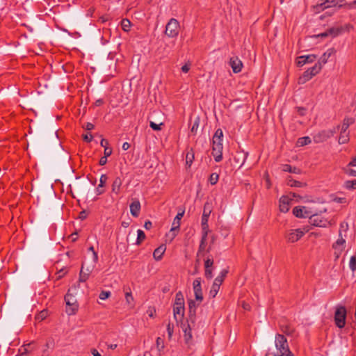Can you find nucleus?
<instances>
[{"mask_svg": "<svg viewBox=\"0 0 356 356\" xmlns=\"http://www.w3.org/2000/svg\"><path fill=\"white\" fill-rule=\"evenodd\" d=\"M208 234L202 233V238L200 241V244L199 246V250L197 252V256L202 254V252L204 251L206 245H207V238Z\"/></svg>", "mask_w": 356, "mask_h": 356, "instance_id": "nucleus-27", "label": "nucleus"}, {"mask_svg": "<svg viewBox=\"0 0 356 356\" xmlns=\"http://www.w3.org/2000/svg\"><path fill=\"white\" fill-rule=\"evenodd\" d=\"M228 273V270L227 269H223L220 275H218L219 277L221 278V280H224L225 277H226L227 274Z\"/></svg>", "mask_w": 356, "mask_h": 356, "instance_id": "nucleus-62", "label": "nucleus"}, {"mask_svg": "<svg viewBox=\"0 0 356 356\" xmlns=\"http://www.w3.org/2000/svg\"><path fill=\"white\" fill-rule=\"evenodd\" d=\"M111 154H112V149L109 148L108 147H106L104 148V156H106L107 158L108 156H111Z\"/></svg>", "mask_w": 356, "mask_h": 356, "instance_id": "nucleus-60", "label": "nucleus"}, {"mask_svg": "<svg viewBox=\"0 0 356 356\" xmlns=\"http://www.w3.org/2000/svg\"><path fill=\"white\" fill-rule=\"evenodd\" d=\"M188 323L187 327H186L184 329V337L185 342L188 344L192 339L191 326H192V325H193L194 323H191L188 320Z\"/></svg>", "mask_w": 356, "mask_h": 356, "instance_id": "nucleus-23", "label": "nucleus"}, {"mask_svg": "<svg viewBox=\"0 0 356 356\" xmlns=\"http://www.w3.org/2000/svg\"><path fill=\"white\" fill-rule=\"evenodd\" d=\"M342 27H332L327 29L329 35H331L332 37H336L337 35H339L342 32Z\"/></svg>", "mask_w": 356, "mask_h": 356, "instance_id": "nucleus-34", "label": "nucleus"}, {"mask_svg": "<svg viewBox=\"0 0 356 356\" xmlns=\"http://www.w3.org/2000/svg\"><path fill=\"white\" fill-rule=\"evenodd\" d=\"M223 280L218 276L214 280L213 284L220 287Z\"/></svg>", "mask_w": 356, "mask_h": 356, "instance_id": "nucleus-59", "label": "nucleus"}, {"mask_svg": "<svg viewBox=\"0 0 356 356\" xmlns=\"http://www.w3.org/2000/svg\"><path fill=\"white\" fill-rule=\"evenodd\" d=\"M126 302L128 305H131L134 302V298L131 292H127L125 293Z\"/></svg>", "mask_w": 356, "mask_h": 356, "instance_id": "nucleus-49", "label": "nucleus"}, {"mask_svg": "<svg viewBox=\"0 0 356 356\" xmlns=\"http://www.w3.org/2000/svg\"><path fill=\"white\" fill-rule=\"evenodd\" d=\"M292 202V197L290 195H282L279 200L280 211L283 213H286L290 209Z\"/></svg>", "mask_w": 356, "mask_h": 356, "instance_id": "nucleus-10", "label": "nucleus"}, {"mask_svg": "<svg viewBox=\"0 0 356 356\" xmlns=\"http://www.w3.org/2000/svg\"><path fill=\"white\" fill-rule=\"evenodd\" d=\"M35 349H36V345L33 341H32L22 346L19 348V352L29 354V353L33 351Z\"/></svg>", "mask_w": 356, "mask_h": 356, "instance_id": "nucleus-25", "label": "nucleus"}, {"mask_svg": "<svg viewBox=\"0 0 356 356\" xmlns=\"http://www.w3.org/2000/svg\"><path fill=\"white\" fill-rule=\"evenodd\" d=\"M222 140H213L212 154L215 161L220 162L222 159Z\"/></svg>", "mask_w": 356, "mask_h": 356, "instance_id": "nucleus-6", "label": "nucleus"}, {"mask_svg": "<svg viewBox=\"0 0 356 356\" xmlns=\"http://www.w3.org/2000/svg\"><path fill=\"white\" fill-rule=\"evenodd\" d=\"M218 180V174L213 173L211 175L210 179H209L211 184H212V185L216 184L217 183Z\"/></svg>", "mask_w": 356, "mask_h": 356, "instance_id": "nucleus-51", "label": "nucleus"}, {"mask_svg": "<svg viewBox=\"0 0 356 356\" xmlns=\"http://www.w3.org/2000/svg\"><path fill=\"white\" fill-rule=\"evenodd\" d=\"M107 163V158L106 156H102L99 159V165H104Z\"/></svg>", "mask_w": 356, "mask_h": 356, "instance_id": "nucleus-64", "label": "nucleus"}, {"mask_svg": "<svg viewBox=\"0 0 356 356\" xmlns=\"http://www.w3.org/2000/svg\"><path fill=\"white\" fill-rule=\"evenodd\" d=\"M191 63H187L181 67V71L184 73H187L190 70Z\"/></svg>", "mask_w": 356, "mask_h": 356, "instance_id": "nucleus-58", "label": "nucleus"}, {"mask_svg": "<svg viewBox=\"0 0 356 356\" xmlns=\"http://www.w3.org/2000/svg\"><path fill=\"white\" fill-rule=\"evenodd\" d=\"M321 68H322L321 63L320 62H318L313 67L309 68L307 71L309 72V74L312 76H314L321 70Z\"/></svg>", "mask_w": 356, "mask_h": 356, "instance_id": "nucleus-28", "label": "nucleus"}, {"mask_svg": "<svg viewBox=\"0 0 356 356\" xmlns=\"http://www.w3.org/2000/svg\"><path fill=\"white\" fill-rule=\"evenodd\" d=\"M166 250L165 245H161L157 248H156L153 252V257L156 261H159L161 259L163 254H164Z\"/></svg>", "mask_w": 356, "mask_h": 356, "instance_id": "nucleus-24", "label": "nucleus"}, {"mask_svg": "<svg viewBox=\"0 0 356 356\" xmlns=\"http://www.w3.org/2000/svg\"><path fill=\"white\" fill-rule=\"evenodd\" d=\"M92 138H93V136L90 134H86L83 135V139L86 142L90 143V141H92Z\"/></svg>", "mask_w": 356, "mask_h": 356, "instance_id": "nucleus-57", "label": "nucleus"}, {"mask_svg": "<svg viewBox=\"0 0 356 356\" xmlns=\"http://www.w3.org/2000/svg\"><path fill=\"white\" fill-rule=\"evenodd\" d=\"M200 119L199 117H196L194 122L192 125V127L191 129V133L193 135H195L197 134V129L199 128Z\"/></svg>", "mask_w": 356, "mask_h": 356, "instance_id": "nucleus-36", "label": "nucleus"}, {"mask_svg": "<svg viewBox=\"0 0 356 356\" xmlns=\"http://www.w3.org/2000/svg\"><path fill=\"white\" fill-rule=\"evenodd\" d=\"M162 126H163V122H161V121H158V122H155L153 121L149 122V127L154 131L161 130Z\"/></svg>", "mask_w": 356, "mask_h": 356, "instance_id": "nucleus-37", "label": "nucleus"}, {"mask_svg": "<svg viewBox=\"0 0 356 356\" xmlns=\"http://www.w3.org/2000/svg\"><path fill=\"white\" fill-rule=\"evenodd\" d=\"M305 207H296L293 209V213L297 218H308L310 212L307 211Z\"/></svg>", "mask_w": 356, "mask_h": 356, "instance_id": "nucleus-19", "label": "nucleus"}, {"mask_svg": "<svg viewBox=\"0 0 356 356\" xmlns=\"http://www.w3.org/2000/svg\"><path fill=\"white\" fill-rule=\"evenodd\" d=\"M345 243L346 240L343 238V236L341 235V236H339L337 241L333 244L332 248L335 250L337 257H339V254H341L343 250Z\"/></svg>", "mask_w": 356, "mask_h": 356, "instance_id": "nucleus-18", "label": "nucleus"}, {"mask_svg": "<svg viewBox=\"0 0 356 356\" xmlns=\"http://www.w3.org/2000/svg\"><path fill=\"white\" fill-rule=\"evenodd\" d=\"M152 223L151 221L149 220H147L145 224H144V227L146 229H150L152 228Z\"/></svg>", "mask_w": 356, "mask_h": 356, "instance_id": "nucleus-63", "label": "nucleus"}, {"mask_svg": "<svg viewBox=\"0 0 356 356\" xmlns=\"http://www.w3.org/2000/svg\"><path fill=\"white\" fill-rule=\"evenodd\" d=\"M96 264H92V265L85 266L83 264L81 266L80 273H79V281L80 282H86L91 273L93 271Z\"/></svg>", "mask_w": 356, "mask_h": 356, "instance_id": "nucleus-9", "label": "nucleus"}, {"mask_svg": "<svg viewBox=\"0 0 356 356\" xmlns=\"http://www.w3.org/2000/svg\"><path fill=\"white\" fill-rule=\"evenodd\" d=\"M193 159H194V152H193V150L192 149H191V150L187 152L186 156V165L188 166H191L193 163Z\"/></svg>", "mask_w": 356, "mask_h": 356, "instance_id": "nucleus-38", "label": "nucleus"}, {"mask_svg": "<svg viewBox=\"0 0 356 356\" xmlns=\"http://www.w3.org/2000/svg\"><path fill=\"white\" fill-rule=\"evenodd\" d=\"M316 58L317 56L315 54L298 56L297 58V65L302 67L307 63H312L316 59Z\"/></svg>", "mask_w": 356, "mask_h": 356, "instance_id": "nucleus-14", "label": "nucleus"}, {"mask_svg": "<svg viewBox=\"0 0 356 356\" xmlns=\"http://www.w3.org/2000/svg\"><path fill=\"white\" fill-rule=\"evenodd\" d=\"M350 166L348 165L345 171H346V173L350 176H353V177H356V170H353L352 168H350Z\"/></svg>", "mask_w": 356, "mask_h": 356, "instance_id": "nucleus-53", "label": "nucleus"}, {"mask_svg": "<svg viewBox=\"0 0 356 356\" xmlns=\"http://www.w3.org/2000/svg\"><path fill=\"white\" fill-rule=\"evenodd\" d=\"M179 22L175 18H171L165 26V34L169 38H176L179 35Z\"/></svg>", "mask_w": 356, "mask_h": 356, "instance_id": "nucleus-2", "label": "nucleus"}, {"mask_svg": "<svg viewBox=\"0 0 356 356\" xmlns=\"http://www.w3.org/2000/svg\"><path fill=\"white\" fill-rule=\"evenodd\" d=\"M175 305H184V299L181 292L179 291L176 293L175 303Z\"/></svg>", "mask_w": 356, "mask_h": 356, "instance_id": "nucleus-39", "label": "nucleus"}, {"mask_svg": "<svg viewBox=\"0 0 356 356\" xmlns=\"http://www.w3.org/2000/svg\"><path fill=\"white\" fill-rule=\"evenodd\" d=\"M307 231V229L300 228L291 229L286 235V240L289 243H295L300 239Z\"/></svg>", "mask_w": 356, "mask_h": 356, "instance_id": "nucleus-5", "label": "nucleus"}, {"mask_svg": "<svg viewBox=\"0 0 356 356\" xmlns=\"http://www.w3.org/2000/svg\"><path fill=\"white\" fill-rule=\"evenodd\" d=\"M83 127L88 131H90L94 129L95 126L93 124L90 122H87L86 124L83 126Z\"/></svg>", "mask_w": 356, "mask_h": 356, "instance_id": "nucleus-61", "label": "nucleus"}, {"mask_svg": "<svg viewBox=\"0 0 356 356\" xmlns=\"http://www.w3.org/2000/svg\"><path fill=\"white\" fill-rule=\"evenodd\" d=\"M108 177L106 175H102L99 179V188H104L106 183L107 182Z\"/></svg>", "mask_w": 356, "mask_h": 356, "instance_id": "nucleus-48", "label": "nucleus"}, {"mask_svg": "<svg viewBox=\"0 0 356 356\" xmlns=\"http://www.w3.org/2000/svg\"><path fill=\"white\" fill-rule=\"evenodd\" d=\"M88 250L92 252L93 263L97 264L98 261V255H97V253L95 251L93 246L90 247Z\"/></svg>", "mask_w": 356, "mask_h": 356, "instance_id": "nucleus-55", "label": "nucleus"}, {"mask_svg": "<svg viewBox=\"0 0 356 356\" xmlns=\"http://www.w3.org/2000/svg\"><path fill=\"white\" fill-rule=\"evenodd\" d=\"M110 296H111V292H110V291H102L100 293L99 298L101 300H106V299H107L108 297H110Z\"/></svg>", "mask_w": 356, "mask_h": 356, "instance_id": "nucleus-52", "label": "nucleus"}, {"mask_svg": "<svg viewBox=\"0 0 356 356\" xmlns=\"http://www.w3.org/2000/svg\"><path fill=\"white\" fill-rule=\"evenodd\" d=\"M280 330L286 335H291L295 331V329L289 324H281Z\"/></svg>", "mask_w": 356, "mask_h": 356, "instance_id": "nucleus-29", "label": "nucleus"}, {"mask_svg": "<svg viewBox=\"0 0 356 356\" xmlns=\"http://www.w3.org/2000/svg\"><path fill=\"white\" fill-rule=\"evenodd\" d=\"M204 275L207 279H211L213 277L212 267L205 268Z\"/></svg>", "mask_w": 356, "mask_h": 356, "instance_id": "nucleus-54", "label": "nucleus"}, {"mask_svg": "<svg viewBox=\"0 0 356 356\" xmlns=\"http://www.w3.org/2000/svg\"><path fill=\"white\" fill-rule=\"evenodd\" d=\"M121 26L123 31L128 32L130 30L131 22L128 19H123L121 22Z\"/></svg>", "mask_w": 356, "mask_h": 356, "instance_id": "nucleus-40", "label": "nucleus"}, {"mask_svg": "<svg viewBox=\"0 0 356 356\" xmlns=\"http://www.w3.org/2000/svg\"><path fill=\"white\" fill-rule=\"evenodd\" d=\"M213 264V260L210 258H207L204 262V268H211Z\"/></svg>", "mask_w": 356, "mask_h": 356, "instance_id": "nucleus-56", "label": "nucleus"}, {"mask_svg": "<svg viewBox=\"0 0 356 356\" xmlns=\"http://www.w3.org/2000/svg\"><path fill=\"white\" fill-rule=\"evenodd\" d=\"M349 140V133L341 131L340 136L339 138V144H345Z\"/></svg>", "mask_w": 356, "mask_h": 356, "instance_id": "nucleus-33", "label": "nucleus"}, {"mask_svg": "<svg viewBox=\"0 0 356 356\" xmlns=\"http://www.w3.org/2000/svg\"><path fill=\"white\" fill-rule=\"evenodd\" d=\"M185 308L184 305H179L174 304L173 305V315L177 322L181 321L184 316Z\"/></svg>", "mask_w": 356, "mask_h": 356, "instance_id": "nucleus-13", "label": "nucleus"}, {"mask_svg": "<svg viewBox=\"0 0 356 356\" xmlns=\"http://www.w3.org/2000/svg\"><path fill=\"white\" fill-rule=\"evenodd\" d=\"M222 137L223 133L222 129H218L213 136V140H222Z\"/></svg>", "mask_w": 356, "mask_h": 356, "instance_id": "nucleus-42", "label": "nucleus"}, {"mask_svg": "<svg viewBox=\"0 0 356 356\" xmlns=\"http://www.w3.org/2000/svg\"><path fill=\"white\" fill-rule=\"evenodd\" d=\"M311 142H312V140H311V138L309 137L305 136V137H302V138H298V142H297V145H298V146L302 147L304 145L310 144Z\"/></svg>", "mask_w": 356, "mask_h": 356, "instance_id": "nucleus-35", "label": "nucleus"}, {"mask_svg": "<svg viewBox=\"0 0 356 356\" xmlns=\"http://www.w3.org/2000/svg\"><path fill=\"white\" fill-rule=\"evenodd\" d=\"M140 211V201L137 199H135L130 204V213L133 216L138 217L139 216Z\"/></svg>", "mask_w": 356, "mask_h": 356, "instance_id": "nucleus-20", "label": "nucleus"}, {"mask_svg": "<svg viewBox=\"0 0 356 356\" xmlns=\"http://www.w3.org/2000/svg\"><path fill=\"white\" fill-rule=\"evenodd\" d=\"M184 211H183L181 212H179L177 214V216H175V218L172 222V228H171L172 232L179 230V226H180V220H181V218L184 216Z\"/></svg>", "mask_w": 356, "mask_h": 356, "instance_id": "nucleus-22", "label": "nucleus"}, {"mask_svg": "<svg viewBox=\"0 0 356 356\" xmlns=\"http://www.w3.org/2000/svg\"><path fill=\"white\" fill-rule=\"evenodd\" d=\"M313 76H312L309 72L306 70L303 74L299 77L298 83L299 84H304L307 81H309Z\"/></svg>", "mask_w": 356, "mask_h": 356, "instance_id": "nucleus-32", "label": "nucleus"}, {"mask_svg": "<svg viewBox=\"0 0 356 356\" xmlns=\"http://www.w3.org/2000/svg\"><path fill=\"white\" fill-rule=\"evenodd\" d=\"M345 186L347 189L356 188V179L346 181Z\"/></svg>", "mask_w": 356, "mask_h": 356, "instance_id": "nucleus-44", "label": "nucleus"}, {"mask_svg": "<svg viewBox=\"0 0 356 356\" xmlns=\"http://www.w3.org/2000/svg\"><path fill=\"white\" fill-rule=\"evenodd\" d=\"M173 331H174V325L172 324H171L170 323H168V325H167V332H168V338L170 339L173 334Z\"/></svg>", "mask_w": 356, "mask_h": 356, "instance_id": "nucleus-50", "label": "nucleus"}, {"mask_svg": "<svg viewBox=\"0 0 356 356\" xmlns=\"http://www.w3.org/2000/svg\"><path fill=\"white\" fill-rule=\"evenodd\" d=\"M348 225L347 222H343L340 224V228L339 231V236H341L342 235V232H346L348 230Z\"/></svg>", "mask_w": 356, "mask_h": 356, "instance_id": "nucleus-46", "label": "nucleus"}, {"mask_svg": "<svg viewBox=\"0 0 356 356\" xmlns=\"http://www.w3.org/2000/svg\"><path fill=\"white\" fill-rule=\"evenodd\" d=\"M137 233H138V236H137V239H136V245H140L145 238V232L141 230V229H138L137 231Z\"/></svg>", "mask_w": 356, "mask_h": 356, "instance_id": "nucleus-41", "label": "nucleus"}, {"mask_svg": "<svg viewBox=\"0 0 356 356\" xmlns=\"http://www.w3.org/2000/svg\"><path fill=\"white\" fill-rule=\"evenodd\" d=\"M211 212V207L209 203H205L204 206L203 213L202 216V233L209 234V228L208 225L209 217Z\"/></svg>", "mask_w": 356, "mask_h": 356, "instance_id": "nucleus-4", "label": "nucleus"}, {"mask_svg": "<svg viewBox=\"0 0 356 356\" xmlns=\"http://www.w3.org/2000/svg\"><path fill=\"white\" fill-rule=\"evenodd\" d=\"M347 4L345 0H325L324 3L317 5L316 9L318 10H324L325 8L330 7L332 5L341 8L343 6H347Z\"/></svg>", "mask_w": 356, "mask_h": 356, "instance_id": "nucleus-8", "label": "nucleus"}, {"mask_svg": "<svg viewBox=\"0 0 356 356\" xmlns=\"http://www.w3.org/2000/svg\"><path fill=\"white\" fill-rule=\"evenodd\" d=\"M346 319V309L343 306L337 307L334 313V321L339 328L344 327Z\"/></svg>", "mask_w": 356, "mask_h": 356, "instance_id": "nucleus-3", "label": "nucleus"}, {"mask_svg": "<svg viewBox=\"0 0 356 356\" xmlns=\"http://www.w3.org/2000/svg\"><path fill=\"white\" fill-rule=\"evenodd\" d=\"M65 300L66 302V305L71 307V311L69 312L68 310H67V312L69 314H74L75 312L77 310V306L75 305L74 304L76 302L74 297L72 295L67 293L65 296Z\"/></svg>", "mask_w": 356, "mask_h": 356, "instance_id": "nucleus-16", "label": "nucleus"}, {"mask_svg": "<svg viewBox=\"0 0 356 356\" xmlns=\"http://www.w3.org/2000/svg\"><path fill=\"white\" fill-rule=\"evenodd\" d=\"M219 289V286L213 284L209 291V296L212 298H215L218 294Z\"/></svg>", "mask_w": 356, "mask_h": 356, "instance_id": "nucleus-43", "label": "nucleus"}, {"mask_svg": "<svg viewBox=\"0 0 356 356\" xmlns=\"http://www.w3.org/2000/svg\"><path fill=\"white\" fill-rule=\"evenodd\" d=\"M197 305L193 300H188V321L195 323Z\"/></svg>", "mask_w": 356, "mask_h": 356, "instance_id": "nucleus-17", "label": "nucleus"}, {"mask_svg": "<svg viewBox=\"0 0 356 356\" xmlns=\"http://www.w3.org/2000/svg\"><path fill=\"white\" fill-rule=\"evenodd\" d=\"M275 344L277 353L274 356H293L289 350L287 339L283 334H277L275 335Z\"/></svg>", "mask_w": 356, "mask_h": 356, "instance_id": "nucleus-1", "label": "nucleus"}, {"mask_svg": "<svg viewBox=\"0 0 356 356\" xmlns=\"http://www.w3.org/2000/svg\"><path fill=\"white\" fill-rule=\"evenodd\" d=\"M335 53V50L334 48H330L327 49L320 58L318 62L322 64H325L327 62V59Z\"/></svg>", "mask_w": 356, "mask_h": 356, "instance_id": "nucleus-26", "label": "nucleus"}, {"mask_svg": "<svg viewBox=\"0 0 356 356\" xmlns=\"http://www.w3.org/2000/svg\"><path fill=\"white\" fill-rule=\"evenodd\" d=\"M335 133V128L334 129L323 130L314 136V140L316 143L323 142L333 136Z\"/></svg>", "mask_w": 356, "mask_h": 356, "instance_id": "nucleus-11", "label": "nucleus"}, {"mask_svg": "<svg viewBox=\"0 0 356 356\" xmlns=\"http://www.w3.org/2000/svg\"><path fill=\"white\" fill-rule=\"evenodd\" d=\"M229 65L234 73H238L242 70L243 63L237 56H233L229 59Z\"/></svg>", "mask_w": 356, "mask_h": 356, "instance_id": "nucleus-15", "label": "nucleus"}, {"mask_svg": "<svg viewBox=\"0 0 356 356\" xmlns=\"http://www.w3.org/2000/svg\"><path fill=\"white\" fill-rule=\"evenodd\" d=\"M310 223L316 227H326L330 225V221L323 218L321 216L314 214L309 216Z\"/></svg>", "mask_w": 356, "mask_h": 356, "instance_id": "nucleus-7", "label": "nucleus"}, {"mask_svg": "<svg viewBox=\"0 0 356 356\" xmlns=\"http://www.w3.org/2000/svg\"><path fill=\"white\" fill-rule=\"evenodd\" d=\"M193 287L195 300L199 302H201L203 300V294L201 286V278H197L193 281Z\"/></svg>", "mask_w": 356, "mask_h": 356, "instance_id": "nucleus-12", "label": "nucleus"}, {"mask_svg": "<svg viewBox=\"0 0 356 356\" xmlns=\"http://www.w3.org/2000/svg\"><path fill=\"white\" fill-rule=\"evenodd\" d=\"M349 267L353 270H356V254L350 257Z\"/></svg>", "mask_w": 356, "mask_h": 356, "instance_id": "nucleus-45", "label": "nucleus"}, {"mask_svg": "<svg viewBox=\"0 0 356 356\" xmlns=\"http://www.w3.org/2000/svg\"><path fill=\"white\" fill-rule=\"evenodd\" d=\"M122 180L120 177H116L111 185V191L113 193L118 195L120 192Z\"/></svg>", "mask_w": 356, "mask_h": 356, "instance_id": "nucleus-21", "label": "nucleus"}, {"mask_svg": "<svg viewBox=\"0 0 356 356\" xmlns=\"http://www.w3.org/2000/svg\"><path fill=\"white\" fill-rule=\"evenodd\" d=\"M287 185L290 186L291 187H305L306 186L305 183L293 180L291 177H289L287 178Z\"/></svg>", "mask_w": 356, "mask_h": 356, "instance_id": "nucleus-30", "label": "nucleus"}, {"mask_svg": "<svg viewBox=\"0 0 356 356\" xmlns=\"http://www.w3.org/2000/svg\"><path fill=\"white\" fill-rule=\"evenodd\" d=\"M282 170L284 172H289L294 173V174H300V170L299 168H298L296 167H292L291 165H290L289 164L284 165Z\"/></svg>", "mask_w": 356, "mask_h": 356, "instance_id": "nucleus-31", "label": "nucleus"}, {"mask_svg": "<svg viewBox=\"0 0 356 356\" xmlns=\"http://www.w3.org/2000/svg\"><path fill=\"white\" fill-rule=\"evenodd\" d=\"M349 119H344L341 125V131L348 132L347 130L350 126V122Z\"/></svg>", "mask_w": 356, "mask_h": 356, "instance_id": "nucleus-47", "label": "nucleus"}]
</instances>
